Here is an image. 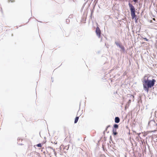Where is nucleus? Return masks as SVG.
Here are the masks:
<instances>
[{"instance_id": "obj_4", "label": "nucleus", "mask_w": 157, "mask_h": 157, "mask_svg": "<svg viewBox=\"0 0 157 157\" xmlns=\"http://www.w3.org/2000/svg\"><path fill=\"white\" fill-rule=\"evenodd\" d=\"M151 124H153L155 125H156L155 121H151L148 123L149 125L151 126Z\"/></svg>"}, {"instance_id": "obj_11", "label": "nucleus", "mask_w": 157, "mask_h": 157, "mask_svg": "<svg viewBox=\"0 0 157 157\" xmlns=\"http://www.w3.org/2000/svg\"><path fill=\"white\" fill-rule=\"evenodd\" d=\"M115 43L117 46H119V47L121 45L119 43L117 42H116Z\"/></svg>"}, {"instance_id": "obj_1", "label": "nucleus", "mask_w": 157, "mask_h": 157, "mask_svg": "<svg viewBox=\"0 0 157 157\" xmlns=\"http://www.w3.org/2000/svg\"><path fill=\"white\" fill-rule=\"evenodd\" d=\"M155 82L156 80L154 79H152L151 80H149L147 75H146L142 82L144 90L148 93L149 89L154 86Z\"/></svg>"}, {"instance_id": "obj_13", "label": "nucleus", "mask_w": 157, "mask_h": 157, "mask_svg": "<svg viewBox=\"0 0 157 157\" xmlns=\"http://www.w3.org/2000/svg\"><path fill=\"white\" fill-rule=\"evenodd\" d=\"M110 125H109L108 126H107V128H106V129L107 130V128H109V127H110Z\"/></svg>"}, {"instance_id": "obj_14", "label": "nucleus", "mask_w": 157, "mask_h": 157, "mask_svg": "<svg viewBox=\"0 0 157 157\" xmlns=\"http://www.w3.org/2000/svg\"><path fill=\"white\" fill-rule=\"evenodd\" d=\"M133 0L135 2H136L137 1V0Z\"/></svg>"}, {"instance_id": "obj_15", "label": "nucleus", "mask_w": 157, "mask_h": 157, "mask_svg": "<svg viewBox=\"0 0 157 157\" xmlns=\"http://www.w3.org/2000/svg\"><path fill=\"white\" fill-rule=\"evenodd\" d=\"M153 20H155V18H153Z\"/></svg>"}, {"instance_id": "obj_7", "label": "nucleus", "mask_w": 157, "mask_h": 157, "mask_svg": "<svg viewBox=\"0 0 157 157\" xmlns=\"http://www.w3.org/2000/svg\"><path fill=\"white\" fill-rule=\"evenodd\" d=\"M78 119H79L78 117H75V122H74L75 123H77V121L78 120Z\"/></svg>"}, {"instance_id": "obj_9", "label": "nucleus", "mask_w": 157, "mask_h": 157, "mask_svg": "<svg viewBox=\"0 0 157 157\" xmlns=\"http://www.w3.org/2000/svg\"><path fill=\"white\" fill-rule=\"evenodd\" d=\"M120 48H121V49L123 50V51H124V47L122 46V45H121V46H120V47H119Z\"/></svg>"}, {"instance_id": "obj_8", "label": "nucleus", "mask_w": 157, "mask_h": 157, "mask_svg": "<svg viewBox=\"0 0 157 157\" xmlns=\"http://www.w3.org/2000/svg\"><path fill=\"white\" fill-rule=\"evenodd\" d=\"M118 128V125L117 124H115L114 125V128H113L117 129V128Z\"/></svg>"}, {"instance_id": "obj_10", "label": "nucleus", "mask_w": 157, "mask_h": 157, "mask_svg": "<svg viewBox=\"0 0 157 157\" xmlns=\"http://www.w3.org/2000/svg\"><path fill=\"white\" fill-rule=\"evenodd\" d=\"M36 146L38 147H41L42 145L41 144H39L36 145Z\"/></svg>"}, {"instance_id": "obj_6", "label": "nucleus", "mask_w": 157, "mask_h": 157, "mask_svg": "<svg viewBox=\"0 0 157 157\" xmlns=\"http://www.w3.org/2000/svg\"><path fill=\"white\" fill-rule=\"evenodd\" d=\"M113 132L114 135H117V129L113 128Z\"/></svg>"}, {"instance_id": "obj_3", "label": "nucleus", "mask_w": 157, "mask_h": 157, "mask_svg": "<svg viewBox=\"0 0 157 157\" xmlns=\"http://www.w3.org/2000/svg\"><path fill=\"white\" fill-rule=\"evenodd\" d=\"M96 33L97 36L99 38L100 37L101 32L100 28L98 27L96 28Z\"/></svg>"}, {"instance_id": "obj_12", "label": "nucleus", "mask_w": 157, "mask_h": 157, "mask_svg": "<svg viewBox=\"0 0 157 157\" xmlns=\"http://www.w3.org/2000/svg\"><path fill=\"white\" fill-rule=\"evenodd\" d=\"M143 39H144L145 40H146V41H148V40L146 38H143Z\"/></svg>"}, {"instance_id": "obj_2", "label": "nucleus", "mask_w": 157, "mask_h": 157, "mask_svg": "<svg viewBox=\"0 0 157 157\" xmlns=\"http://www.w3.org/2000/svg\"><path fill=\"white\" fill-rule=\"evenodd\" d=\"M129 7L130 8V10L131 13V15L132 19H133L135 17H136V15L135 14V10L134 6L130 3H129Z\"/></svg>"}, {"instance_id": "obj_5", "label": "nucleus", "mask_w": 157, "mask_h": 157, "mask_svg": "<svg viewBox=\"0 0 157 157\" xmlns=\"http://www.w3.org/2000/svg\"><path fill=\"white\" fill-rule=\"evenodd\" d=\"M120 121V119L119 117H116L115 119V122L116 123H118Z\"/></svg>"}]
</instances>
